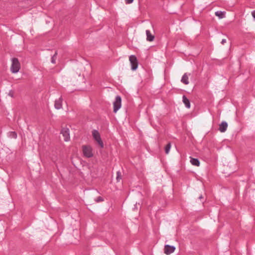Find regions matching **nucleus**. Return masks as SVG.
<instances>
[{
	"instance_id": "nucleus-1",
	"label": "nucleus",
	"mask_w": 255,
	"mask_h": 255,
	"mask_svg": "<svg viewBox=\"0 0 255 255\" xmlns=\"http://www.w3.org/2000/svg\"><path fill=\"white\" fill-rule=\"evenodd\" d=\"M12 63L10 67V70L13 73H17L20 68V63L16 58H13L11 60Z\"/></svg>"
},
{
	"instance_id": "nucleus-2",
	"label": "nucleus",
	"mask_w": 255,
	"mask_h": 255,
	"mask_svg": "<svg viewBox=\"0 0 255 255\" xmlns=\"http://www.w3.org/2000/svg\"><path fill=\"white\" fill-rule=\"evenodd\" d=\"M92 134L95 140L98 143L101 148L104 147V143L101 139L100 134L98 130H94Z\"/></svg>"
},
{
	"instance_id": "nucleus-3",
	"label": "nucleus",
	"mask_w": 255,
	"mask_h": 255,
	"mask_svg": "<svg viewBox=\"0 0 255 255\" xmlns=\"http://www.w3.org/2000/svg\"><path fill=\"white\" fill-rule=\"evenodd\" d=\"M82 148L83 152L85 156L90 158L93 156L92 149L90 146L84 145Z\"/></svg>"
},
{
	"instance_id": "nucleus-4",
	"label": "nucleus",
	"mask_w": 255,
	"mask_h": 255,
	"mask_svg": "<svg viewBox=\"0 0 255 255\" xmlns=\"http://www.w3.org/2000/svg\"><path fill=\"white\" fill-rule=\"evenodd\" d=\"M121 97L120 96H117L116 97L115 102H114V112L117 113V112L121 107Z\"/></svg>"
},
{
	"instance_id": "nucleus-5",
	"label": "nucleus",
	"mask_w": 255,
	"mask_h": 255,
	"mask_svg": "<svg viewBox=\"0 0 255 255\" xmlns=\"http://www.w3.org/2000/svg\"><path fill=\"white\" fill-rule=\"evenodd\" d=\"M129 60L131 66V69L135 70L137 69L138 66V62L135 56L132 55L129 57Z\"/></svg>"
},
{
	"instance_id": "nucleus-6",
	"label": "nucleus",
	"mask_w": 255,
	"mask_h": 255,
	"mask_svg": "<svg viewBox=\"0 0 255 255\" xmlns=\"http://www.w3.org/2000/svg\"><path fill=\"white\" fill-rule=\"evenodd\" d=\"M61 133L62 134L64 140L68 141L70 139L69 129L67 128H63L61 130Z\"/></svg>"
},
{
	"instance_id": "nucleus-7",
	"label": "nucleus",
	"mask_w": 255,
	"mask_h": 255,
	"mask_svg": "<svg viewBox=\"0 0 255 255\" xmlns=\"http://www.w3.org/2000/svg\"><path fill=\"white\" fill-rule=\"evenodd\" d=\"M175 250V247L173 246L166 245L164 246V252L166 255H170L173 253Z\"/></svg>"
},
{
	"instance_id": "nucleus-8",
	"label": "nucleus",
	"mask_w": 255,
	"mask_h": 255,
	"mask_svg": "<svg viewBox=\"0 0 255 255\" xmlns=\"http://www.w3.org/2000/svg\"><path fill=\"white\" fill-rule=\"evenodd\" d=\"M54 107L55 109L59 110L62 108V98L61 97L55 101Z\"/></svg>"
},
{
	"instance_id": "nucleus-9",
	"label": "nucleus",
	"mask_w": 255,
	"mask_h": 255,
	"mask_svg": "<svg viewBox=\"0 0 255 255\" xmlns=\"http://www.w3.org/2000/svg\"><path fill=\"white\" fill-rule=\"evenodd\" d=\"M227 123L226 122L224 121L222 122L221 124L219 125V129L221 132H224L227 130Z\"/></svg>"
},
{
	"instance_id": "nucleus-10",
	"label": "nucleus",
	"mask_w": 255,
	"mask_h": 255,
	"mask_svg": "<svg viewBox=\"0 0 255 255\" xmlns=\"http://www.w3.org/2000/svg\"><path fill=\"white\" fill-rule=\"evenodd\" d=\"M146 40L148 41H152L154 39V36L151 34L150 31L149 30H146Z\"/></svg>"
},
{
	"instance_id": "nucleus-11",
	"label": "nucleus",
	"mask_w": 255,
	"mask_h": 255,
	"mask_svg": "<svg viewBox=\"0 0 255 255\" xmlns=\"http://www.w3.org/2000/svg\"><path fill=\"white\" fill-rule=\"evenodd\" d=\"M181 81L182 83L185 85H188L189 84V81H188V76L187 73H185L181 80Z\"/></svg>"
},
{
	"instance_id": "nucleus-12",
	"label": "nucleus",
	"mask_w": 255,
	"mask_h": 255,
	"mask_svg": "<svg viewBox=\"0 0 255 255\" xmlns=\"http://www.w3.org/2000/svg\"><path fill=\"white\" fill-rule=\"evenodd\" d=\"M190 163L194 166H199L200 165V161L197 158L190 157Z\"/></svg>"
},
{
	"instance_id": "nucleus-13",
	"label": "nucleus",
	"mask_w": 255,
	"mask_h": 255,
	"mask_svg": "<svg viewBox=\"0 0 255 255\" xmlns=\"http://www.w3.org/2000/svg\"><path fill=\"white\" fill-rule=\"evenodd\" d=\"M183 102L185 104L186 108L188 109L190 108V103L188 99L185 96H183L182 97Z\"/></svg>"
},
{
	"instance_id": "nucleus-14",
	"label": "nucleus",
	"mask_w": 255,
	"mask_h": 255,
	"mask_svg": "<svg viewBox=\"0 0 255 255\" xmlns=\"http://www.w3.org/2000/svg\"><path fill=\"white\" fill-rule=\"evenodd\" d=\"M225 12L222 11H217L215 12V15L219 18H223L225 17Z\"/></svg>"
},
{
	"instance_id": "nucleus-15",
	"label": "nucleus",
	"mask_w": 255,
	"mask_h": 255,
	"mask_svg": "<svg viewBox=\"0 0 255 255\" xmlns=\"http://www.w3.org/2000/svg\"><path fill=\"white\" fill-rule=\"evenodd\" d=\"M8 136L10 138H16L17 133L15 131H10L8 133Z\"/></svg>"
},
{
	"instance_id": "nucleus-16",
	"label": "nucleus",
	"mask_w": 255,
	"mask_h": 255,
	"mask_svg": "<svg viewBox=\"0 0 255 255\" xmlns=\"http://www.w3.org/2000/svg\"><path fill=\"white\" fill-rule=\"evenodd\" d=\"M171 148V143H168L165 147V152L166 154H168L169 152L170 149Z\"/></svg>"
},
{
	"instance_id": "nucleus-17",
	"label": "nucleus",
	"mask_w": 255,
	"mask_h": 255,
	"mask_svg": "<svg viewBox=\"0 0 255 255\" xmlns=\"http://www.w3.org/2000/svg\"><path fill=\"white\" fill-rule=\"evenodd\" d=\"M57 55V52H55V54L51 57V62L53 64H55L56 63V58Z\"/></svg>"
},
{
	"instance_id": "nucleus-18",
	"label": "nucleus",
	"mask_w": 255,
	"mask_h": 255,
	"mask_svg": "<svg viewBox=\"0 0 255 255\" xmlns=\"http://www.w3.org/2000/svg\"><path fill=\"white\" fill-rule=\"evenodd\" d=\"M117 180L118 182H119L120 180L122 179V177L121 175V172L120 171H118L117 172Z\"/></svg>"
},
{
	"instance_id": "nucleus-19",
	"label": "nucleus",
	"mask_w": 255,
	"mask_h": 255,
	"mask_svg": "<svg viewBox=\"0 0 255 255\" xmlns=\"http://www.w3.org/2000/svg\"><path fill=\"white\" fill-rule=\"evenodd\" d=\"M104 201V199L103 198L101 197V196H99L98 197V198H97L96 199H95V201L96 202H102Z\"/></svg>"
},
{
	"instance_id": "nucleus-20",
	"label": "nucleus",
	"mask_w": 255,
	"mask_h": 255,
	"mask_svg": "<svg viewBox=\"0 0 255 255\" xmlns=\"http://www.w3.org/2000/svg\"><path fill=\"white\" fill-rule=\"evenodd\" d=\"M133 0H126V3L127 4H130L133 2Z\"/></svg>"
},
{
	"instance_id": "nucleus-21",
	"label": "nucleus",
	"mask_w": 255,
	"mask_h": 255,
	"mask_svg": "<svg viewBox=\"0 0 255 255\" xmlns=\"http://www.w3.org/2000/svg\"><path fill=\"white\" fill-rule=\"evenodd\" d=\"M252 15L253 17L254 18V19H255V10H254L252 12Z\"/></svg>"
},
{
	"instance_id": "nucleus-22",
	"label": "nucleus",
	"mask_w": 255,
	"mask_h": 255,
	"mask_svg": "<svg viewBox=\"0 0 255 255\" xmlns=\"http://www.w3.org/2000/svg\"><path fill=\"white\" fill-rule=\"evenodd\" d=\"M226 42V40L225 39H222V40L221 41V43L222 44H224V43H225Z\"/></svg>"
},
{
	"instance_id": "nucleus-23",
	"label": "nucleus",
	"mask_w": 255,
	"mask_h": 255,
	"mask_svg": "<svg viewBox=\"0 0 255 255\" xmlns=\"http://www.w3.org/2000/svg\"><path fill=\"white\" fill-rule=\"evenodd\" d=\"M203 198V196L202 195H200L199 197V199H201Z\"/></svg>"
}]
</instances>
